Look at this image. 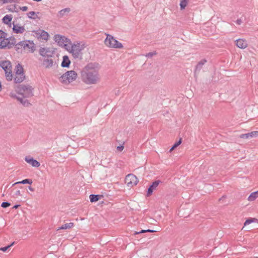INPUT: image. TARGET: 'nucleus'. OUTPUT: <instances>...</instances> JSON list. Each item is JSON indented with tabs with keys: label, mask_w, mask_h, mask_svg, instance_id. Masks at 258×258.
Segmentation results:
<instances>
[{
	"label": "nucleus",
	"mask_w": 258,
	"mask_h": 258,
	"mask_svg": "<svg viewBox=\"0 0 258 258\" xmlns=\"http://www.w3.org/2000/svg\"><path fill=\"white\" fill-rule=\"evenodd\" d=\"M156 231L155 230H150V229H148V230H141V231L140 232H136L135 233V234H140V233H145V232H155Z\"/></svg>",
	"instance_id": "7c9ffc66"
},
{
	"label": "nucleus",
	"mask_w": 258,
	"mask_h": 258,
	"mask_svg": "<svg viewBox=\"0 0 258 258\" xmlns=\"http://www.w3.org/2000/svg\"><path fill=\"white\" fill-rule=\"evenodd\" d=\"M10 205H11V204H10V203H8V202H3L1 206L3 208H7V207H9Z\"/></svg>",
	"instance_id": "473e14b6"
},
{
	"label": "nucleus",
	"mask_w": 258,
	"mask_h": 258,
	"mask_svg": "<svg viewBox=\"0 0 258 258\" xmlns=\"http://www.w3.org/2000/svg\"><path fill=\"white\" fill-rule=\"evenodd\" d=\"M36 37L38 40L47 41L50 38L48 33L43 30H39L35 32Z\"/></svg>",
	"instance_id": "9d476101"
},
{
	"label": "nucleus",
	"mask_w": 258,
	"mask_h": 258,
	"mask_svg": "<svg viewBox=\"0 0 258 258\" xmlns=\"http://www.w3.org/2000/svg\"><path fill=\"white\" fill-rule=\"evenodd\" d=\"M189 0H181L180 7L181 10H184L187 6Z\"/></svg>",
	"instance_id": "a878e982"
},
{
	"label": "nucleus",
	"mask_w": 258,
	"mask_h": 258,
	"mask_svg": "<svg viewBox=\"0 0 258 258\" xmlns=\"http://www.w3.org/2000/svg\"><path fill=\"white\" fill-rule=\"evenodd\" d=\"M258 198V190L253 192L250 194L247 198L249 202H253Z\"/></svg>",
	"instance_id": "4be33fe9"
},
{
	"label": "nucleus",
	"mask_w": 258,
	"mask_h": 258,
	"mask_svg": "<svg viewBox=\"0 0 258 258\" xmlns=\"http://www.w3.org/2000/svg\"><path fill=\"white\" fill-rule=\"evenodd\" d=\"M70 12V9H63V10H61L59 13L60 14L62 13H64V12Z\"/></svg>",
	"instance_id": "c9c22d12"
},
{
	"label": "nucleus",
	"mask_w": 258,
	"mask_h": 258,
	"mask_svg": "<svg viewBox=\"0 0 258 258\" xmlns=\"http://www.w3.org/2000/svg\"><path fill=\"white\" fill-rule=\"evenodd\" d=\"M14 80L16 83H20L23 82L25 79L24 69L22 66L18 64L16 66Z\"/></svg>",
	"instance_id": "6e6552de"
},
{
	"label": "nucleus",
	"mask_w": 258,
	"mask_h": 258,
	"mask_svg": "<svg viewBox=\"0 0 258 258\" xmlns=\"http://www.w3.org/2000/svg\"><path fill=\"white\" fill-rule=\"evenodd\" d=\"M10 43V41L8 38H4L0 40V48L3 49L7 47Z\"/></svg>",
	"instance_id": "aec40b11"
},
{
	"label": "nucleus",
	"mask_w": 258,
	"mask_h": 258,
	"mask_svg": "<svg viewBox=\"0 0 258 258\" xmlns=\"http://www.w3.org/2000/svg\"><path fill=\"white\" fill-rule=\"evenodd\" d=\"M10 96L11 97H13V98H14V97H16V96L15 95V94H14V93H10Z\"/></svg>",
	"instance_id": "ea45409f"
},
{
	"label": "nucleus",
	"mask_w": 258,
	"mask_h": 258,
	"mask_svg": "<svg viewBox=\"0 0 258 258\" xmlns=\"http://www.w3.org/2000/svg\"><path fill=\"white\" fill-rule=\"evenodd\" d=\"M71 64V60L68 55H64L62 57V61L61 66L63 68H69Z\"/></svg>",
	"instance_id": "a211bd4d"
},
{
	"label": "nucleus",
	"mask_w": 258,
	"mask_h": 258,
	"mask_svg": "<svg viewBox=\"0 0 258 258\" xmlns=\"http://www.w3.org/2000/svg\"><path fill=\"white\" fill-rule=\"evenodd\" d=\"M19 206V205H15L14 206L13 208L14 209H17L18 208V207Z\"/></svg>",
	"instance_id": "79ce46f5"
},
{
	"label": "nucleus",
	"mask_w": 258,
	"mask_h": 258,
	"mask_svg": "<svg viewBox=\"0 0 258 258\" xmlns=\"http://www.w3.org/2000/svg\"><path fill=\"white\" fill-rule=\"evenodd\" d=\"M19 92L25 97H28L32 95L31 89L26 87H22L20 88Z\"/></svg>",
	"instance_id": "4468645a"
},
{
	"label": "nucleus",
	"mask_w": 258,
	"mask_h": 258,
	"mask_svg": "<svg viewBox=\"0 0 258 258\" xmlns=\"http://www.w3.org/2000/svg\"><path fill=\"white\" fill-rule=\"evenodd\" d=\"M39 53L44 57H51L53 51L50 48L43 47L40 48Z\"/></svg>",
	"instance_id": "9b49d317"
},
{
	"label": "nucleus",
	"mask_w": 258,
	"mask_h": 258,
	"mask_svg": "<svg viewBox=\"0 0 258 258\" xmlns=\"http://www.w3.org/2000/svg\"><path fill=\"white\" fill-rule=\"evenodd\" d=\"M182 139H180L179 140L175 143L174 145L172 147V148L170 149L169 152H172L176 148H177L179 145H180L181 143Z\"/></svg>",
	"instance_id": "c85d7f7f"
},
{
	"label": "nucleus",
	"mask_w": 258,
	"mask_h": 258,
	"mask_svg": "<svg viewBox=\"0 0 258 258\" xmlns=\"http://www.w3.org/2000/svg\"><path fill=\"white\" fill-rule=\"evenodd\" d=\"M21 195V191L20 190H17L15 191L14 194V196L16 198H18V197L20 196Z\"/></svg>",
	"instance_id": "f704fd0d"
},
{
	"label": "nucleus",
	"mask_w": 258,
	"mask_h": 258,
	"mask_svg": "<svg viewBox=\"0 0 258 258\" xmlns=\"http://www.w3.org/2000/svg\"><path fill=\"white\" fill-rule=\"evenodd\" d=\"M17 45L18 48H22L25 51L33 53L36 50V45L33 41L24 40L20 42Z\"/></svg>",
	"instance_id": "0eeeda50"
},
{
	"label": "nucleus",
	"mask_w": 258,
	"mask_h": 258,
	"mask_svg": "<svg viewBox=\"0 0 258 258\" xmlns=\"http://www.w3.org/2000/svg\"><path fill=\"white\" fill-rule=\"evenodd\" d=\"M102 196L100 195H91L89 197L90 202L92 203L97 202L101 198Z\"/></svg>",
	"instance_id": "b1692460"
},
{
	"label": "nucleus",
	"mask_w": 258,
	"mask_h": 258,
	"mask_svg": "<svg viewBox=\"0 0 258 258\" xmlns=\"http://www.w3.org/2000/svg\"><path fill=\"white\" fill-rule=\"evenodd\" d=\"M125 183L127 187L130 188L136 186L139 182L137 177L133 174H128L125 176Z\"/></svg>",
	"instance_id": "1a4fd4ad"
},
{
	"label": "nucleus",
	"mask_w": 258,
	"mask_h": 258,
	"mask_svg": "<svg viewBox=\"0 0 258 258\" xmlns=\"http://www.w3.org/2000/svg\"><path fill=\"white\" fill-rule=\"evenodd\" d=\"M1 67L4 70L6 80L11 81L13 79L12 66L9 60H2L0 62Z\"/></svg>",
	"instance_id": "39448f33"
},
{
	"label": "nucleus",
	"mask_w": 258,
	"mask_h": 258,
	"mask_svg": "<svg viewBox=\"0 0 258 258\" xmlns=\"http://www.w3.org/2000/svg\"><path fill=\"white\" fill-rule=\"evenodd\" d=\"M237 24H240V21H237Z\"/></svg>",
	"instance_id": "c03bdc74"
},
{
	"label": "nucleus",
	"mask_w": 258,
	"mask_h": 258,
	"mask_svg": "<svg viewBox=\"0 0 258 258\" xmlns=\"http://www.w3.org/2000/svg\"><path fill=\"white\" fill-rule=\"evenodd\" d=\"M2 90V85L1 82H0V91H1Z\"/></svg>",
	"instance_id": "37998d69"
},
{
	"label": "nucleus",
	"mask_w": 258,
	"mask_h": 258,
	"mask_svg": "<svg viewBox=\"0 0 258 258\" xmlns=\"http://www.w3.org/2000/svg\"><path fill=\"white\" fill-rule=\"evenodd\" d=\"M53 40L59 46L66 50L71 41L69 38L60 34H55L53 36Z\"/></svg>",
	"instance_id": "423d86ee"
},
{
	"label": "nucleus",
	"mask_w": 258,
	"mask_h": 258,
	"mask_svg": "<svg viewBox=\"0 0 258 258\" xmlns=\"http://www.w3.org/2000/svg\"><path fill=\"white\" fill-rule=\"evenodd\" d=\"M99 67L98 63H89L81 72V79L83 83L88 85L97 84L100 81Z\"/></svg>",
	"instance_id": "f257e3e1"
},
{
	"label": "nucleus",
	"mask_w": 258,
	"mask_h": 258,
	"mask_svg": "<svg viewBox=\"0 0 258 258\" xmlns=\"http://www.w3.org/2000/svg\"><path fill=\"white\" fill-rule=\"evenodd\" d=\"M25 160L27 163L31 165L33 167H38L40 165V164L38 161L34 159L30 156L25 157Z\"/></svg>",
	"instance_id": "ddd939ff"
},
{
	"label": "nucleus",
	"mask_w": 258,
	"mask_h": 258,
	"mask_svg": "<svg viewBox=\"0 0 258 258\" xmlns=\"http://www.w3.org/2000/svg\"><path fill=\"white\" fill-rule=\"evenodd\" d=\"M18 100H20V102H21L22 104H23L24 105H26V101H24V102H23V100H22V99H19V98H18Z\"/></svg>",
	"instance_id": "58836bf2"
},
{
	"label": "nucleus",
	"mask_w": 258,
	"mask_h": 258,
	"mask_svg": "<svg viewBox=\"0 0 258 258\" xmlns=\"http://www.w3.org/2000/svg\"><path fill=\"white\" fill-rule=\"evenodd\" d=\"M159 183H160V181H159V180L155 181L153 182L152 184L150 186V187L149 188V189L148 190L147 194V197H150V196H151L152 195L153 191L156 189V188L158 186Z\"/></svg>",
	"instance_id": "f3484780"
},
{
	"label": "nucleus",
	"mask_w": 258,
	"mask_h": 258,
	"mask_svg": "<svg viewBox=\"0 0 258 258\" xmlns=\"http://www.w3.org/2000/svg\"><path fill=\"white\" fill-rule=\"evenodd\" d=\"M6 34L3 31L0 30V40L6 37Z\"/></svg>",
	"instance_id": "72a5a7b5"
},
{
	"label": "nucleus",
	"mask_w": 258,
	"mask_h": 258,
	"mask_svg": "<svg viewBox=\"0 0 258 258\" xmlns=\"http://www.w3.org/2000/svg\"><path fill=\"white\" fill-rule=\"evenodd\" d=\"M78 78L77 73L73 70L68 71L59 78L60 81L64 84H69L75 81Z\"/></svg>",
	"instance_id": "20e7f679"
},
{
	"label": "nucleus",
	"mask_w": 258,
	"mask_h": 258,
	"mask_svg": "<svg viewBox=\"0 0 258 258\" xmlns=\"http://www.w3.org/2000/svg\"><path fill=\"white\" fill-rule=\"evenodd\" d=\"M20 9L23 11H27L28 10V7L26 6L22 7Z\"/></svg>",
	"instance_id": "e433bc0d"
},
{
	"label": "nucleus",
	"mask_w": 258,
	"mask_h": 258,
	"mask_svg": "<svg viewBox=\"0 0 258 258\" xmlns=\"http://www.w3.org/2000/svg\"><path fill=\"white\" fill-rule=\"evenodd\" d=\"M33 181L32 180V179H24L21 181H18L16 183H15L14 184V185L15 184H20V183H22V184H31L32 183Z\"/></svg>",
	"instance_id": "393cba45"
},
{
	"label": "nucleus",
	"mask_w": 258,
	"mask_h": 258,
	"mask_svg": "<svg viewBox=\"0 0 258 258\" xmlns=\"http://www.w3.org/2000/svg\"><path fill=\"white\" fill-rule=\"evenodd\" d=\"M13 19V16L12 15H6L2 19L3 22L7 25H10L11 26V23Z\"/></svg>",
	"instance_id": "6ab92c4d"
},
{
	"label": "nucleus",
	"mask_w": 258,
	"mask_h": 258,
	"mask_svg": "<svg viewBox=\"0 0 258 258\" xmlns=\"http://www.w3.org/2000/svg\"><path fill=\"white\" fill-rule=\"evenodd\" d=\"M17 0H0V5H3L6 4L16 3Z\"/></svg>",
	"instance_id": "bb28decb"
},
{
	"label": "nucleus",
	"mask_w": 258,
	"mask_h": 258,
	"mask_svg": "<svg viewBox=\"0 0 258 258\" xmlns=\"http://www.w3.org/2000/svg\"><path fill=\"white\" fill-rule=\"evenodd\" d=\"M29 189L31 191H34V188H33L31 186H29Z\"/></svg>",
	"instance_id": "a19ab883"
},
{
	"label": "nucleus",
	"mask_w": 258,
	"mask_h": 258,
	"mask_svg": "<svg viewBox=\"0 0 258 258\" xmlns=\"http://www.w3.org/2000/svg\"><path fill=\"white\" fill-rule=\"evenodd\" d=\"M87 47L86 43L84 41H76L73 43L71 41L66 50L70 53L73 58H81L83 54V50Z\"/></svg>",
	"instance_id": "f03ea898"
},
{
	"label": "nucleus",
	"mask_w": 258,
	"mask_h": 258,
	"mask_svg": "<svg viewBox=\"0 0 258 258\" xmlns=\"http://www.w3.org/2000/svg\"><path fill=\"white\" fill-rule=\"evenodd\" d=\"M74 226V223L73 222H70L68 223H66L62 225L61 227L58 228L57 230L61 229H69L73 228Z\"/></svg>",
	"instance_id": "5701e85b"
},
{
	"label": "nucleus",
	"mask_w": 258,
	"mask_h": 258,
	"mask_svg": "<svg viewBox=\"0 0 258 258\" xmlns=\"http://www.w3.org/2000/svg\"><path fill=\"white\" fill-rule=\"evenodd\" d=\"M13 31L15 33L22 34L25 32V29L23 26L13 24Z\"/></svg>",
	"instance_id": "dca6fc26"
},
{
	"label": "nucleus",
	"mask_w": 258,
	"mask_h": 258,
	"mask_svg": "<svg viewBox=\"0 0 258 258\" xmlns=\"http://www.w3.org/2000/svg\"><path fill=\"white\" fill-rule=\"evenodd\" d=\"M123 148H124V147H123V146H118V147H117V150H118V151H120V152H121V151H122L123 150Z\"/></svg>",
	"instance_id": "4c0bfd02"
},
{
	"label": "nucleus",
	"mask_w": 258,
	"mask_h": 258,
	"mask_svg": "<svg viewBox=\"0 0 258 258\" xmlns=\"http://www.w3.org/2000/svg\"><path fill=\"white\" fill-rule=\"evenodd\" d=\"M106 37L104 40L105 45L109 48L122 49L123 47V45L118 40L115 39L112 35L105 34Z\"/></svg>",
	"instance_id": "7ed1b4c3"
},
{
	"label": "nucleus",
	"mask_w": 258,
	"mask_h": 258,
	"mask_svg": "<svg viewBox=\"0 0 258 258\" xmlns=\"http://www.w3.org/2000/svg\"><path fill=\"white\" fill-rule=\"evenodd\" d=\"M257 221V219L256 218H249L245 221V222L244 223V226H246L251 224V223L256 222Z\"/></svg>",
	"instance_id": "cd10ccee"
},
{
	"label": "nucleus",
	"mask_w": 258,
	"mask_h": 258,
	"mask_svg": "<svg viewBox=\"0 0 258 258\" xmlns=\"http://www.w3.org/2000/svg\"><path fill=\"white\" fill-rule=\"evenodd\" d=\"M235 44L240 49H245L247 47V41L244 39H238L235 41Z\"/></svg>",
	"instance_id": "2eb2a0df"
},
{
	"label": "nucleus",
	"mask_w": 258,
	"mask_h": 258,
	"mask_svg": "<svg viewBox=\"0 0 258 258\" xmlns=\"http://www.w3.org/2000/svg\"><path fill=\"white\" fill-rule=\"evenodd\" d=\"M28 17L30 19H35L37 18V15L35 12L32 11L27 13Z\"/></svg>",
	"instance_id": "c756f323"
},
{
	"label": "nucleus",
	"mask_w": 258,
	"mask_h": 258,
	"mask_svg": "<svg viewBox=\"0 0 258 258\" xmlns=\"http://www.w3.org/2000/svg\"><path fill=\"white\" fill-rule=\"evenodd\" d=\"M14 244V242H13L11 244L7 246H5V247H1L0 248V250L1 251H3L4 252H5L9 248H10L11 246H12Z\"/></svg>",
	"instance_id": "2f4dec72"
},
{
	"label": "nucleus",
	"mask_w": 258,
	"mask_h": 258,
	"mask_svg": "<svg viewBox=\"0 0 258 258\" xmlns=\"http://www.w3.org/2000/svg\"><path fill=\"white\" fill-rule=\"evenodd\" d=\"M239 138L242 139H249L258 137V131H253L247 134H241L239 136Z\"/></svg>",
	"instance_id": "f8f14e48"
},
{
	"label": "nucleus",
	"mask_w": 258,
	"mask_h": 258,
	"mask_svg": "<svg viewBox=\"0 0 258 258\" xmlns=\"http://www.w3.org/2000/svg\"><path fill=\"white\" fill-rule=\"evenodd\" d=\"M53 60L52 59H46L43 62V66L47 69L50 68L53 66Z\"/></svg>",
	"instance_id": "412c9836"
}]
</instances>
